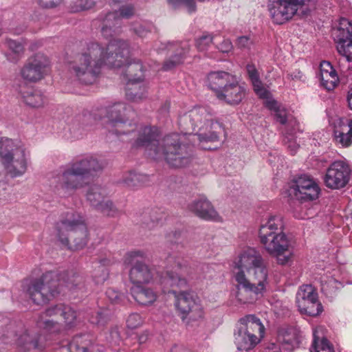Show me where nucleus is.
Here are the masks:
<instances>
[{
    "instance_id": "nucleus-1",
    "label": "nucleus",
    "mask_w": 352,
    "mask_h": 352,
    "mask_svg": "<svg viewBox=\"0 0 352 352\" xmlns=\"http://www.w3.org/2000/svg\"><path fill=\"white\" fill-rule=\"evenodd\" d=\"M129 49L126 41L112 39L106 47L97 42H89L81 52L68 61L70 71L85 84L92 83L103 64L113 67H124V76L131 80H144L143 66L140 60L129 56Z\"/></svg>"
},
{
    "instance_id": "nucleus-2",
    "label": "nucleus",
    "mask_w": 352,
    "mask_h": 352,
    "mask_svg": "<svg viewBox=\"0 0 352 352\" xmlns=\"http://www.w3.org/2000/svg\"><path fill=\"white\" fill-rule=\"evenodd\" d=\"M234 270L236 298L239 302H253L267 292L270 287L267 263L254 249L240 255Z\"/></svg>"
},
{
    "instance_id": "nucleus-3",
    "label": "nucleus",
    "mask_w": 352,
    "mask_h": 352,
    "mask_svg": "<svg viewBox=\"0 0 352 352\" xmlns=\"http://www.w3.org/2000/svg\"><path fill=\"white\" fill-rule=\"evenodd\" d=\"M133 143L135 148L144 147L149 157L155 160H164L173 168H182L191 162V151L183 141L184 135L171 133L159 140L155 127L145 126L137 132Z\"/></svg>"
},
{
    "instance_id": "nucleus-4",
    "label": "nucleus",
    "mask_w": 352,
    "mask_h": 352,
    "mask_svg": "<svg viewBox=\"0 0 352 352\" xmlns=\"http://www.w3.org/2000/svg\"><path fill=\"white\" fill-rule=\"evenodd\" d=\"M168 263H173V267L177 272L167 270L161 278V284L163 285L164 293L173 292L175 295V306L182 319L184 320L188 316L192 320H197L203 316V307L200 300L196 294L189 292H181L176 294L170 287L185 288L188 285V278H192L195 268L190 264L188 260L183 257L169 256L167 258Z\"/></svg>"
},
{
    "instance_id": "nucleus-5",
    "label": "nucleus",
    "mask_w": 352,
    "mask_h": 352,
    "mask_svg": "<svg viewBox=\"0 0 352 352\" xmlns=\"http://www.w3.org/2000/svg\"><path fill=\"white\" fill-rule=\"evenodd\" d=\"M64 287L73 291L86 290L84 278L73 271H50L39 278L26 280L23 283V290L37 305L47 302L51 297L64 292Z\"/></svg>"
},
{
    "instance_id": "nucleus-6",
    "label": "nucleus",
    "mask_w": 352,
    "mask_h": 352,
    "mask_svg": "<svg viewBox=\"0 0 352 352\" xmlns=\"http://www.w3.org/2000/svg\"><path fill=\"white\" fill-rule=\"evenodd\" d=\"M178 124L182 133L181 135H184L183 141L190 148L191 155L192 148L185 142L186 135L192 138L190 140L193 141L197 136L200 142H214L219 141V133L223 131L222 125L217 122H214L212 115L203 107H195L181 116Z\"/></svg>"
},
{
    "instance_id": "nucleus-7",
    "label": "nucleus",
    "mask_w": 352,
    "mask_h": 352,
    "mask_svg": "<svg viewBox=\"0 0 352 352\" xmlns=\"http://www.w3.org/2000/svg\"><path fill=\"white\" fill-rule=\"evenodd\" d=\"M284 223L280 215H272L261 224L258 236L265 250L276 257L278 263L284 265L292 255L291 243L283 232Z\"/></svg>"
},
{
    "instance_id": "nucleus-8",
    "label": "nucleus",
    "mask_w": 352,
    "mask_h": 352,
    "mask_svg": "<svg viewBox=\"0 0 352 352\" xmlns=\"http://www.w3.org/2000/svg\"><path fill=\"white\" fill-rule=\"evenodd\" d=\"M56 236L58 241L70 250L82 249L87 243V228L84 217L70 210L56 223Z\"/></svg>"
},
{
    "instance_id": "nucleus-9",
    "label": "nucleus",
    "mask_w": 352,
    "mask_h": 352,
    "mask_svg": "<svg viewBox=\"0 0 352 352\" xmlns=\"http://www.w3.org/2000/svg\"><path fill=\"white\" fill-rule=\"evenodd\" d=\"M209 87L217 98L230 105L240 104L246 95V89L235 75L223 71L212 72L208 76Z\"/></svg>"
},
{
    "instance_id": "nucleus-10",
    "label": "nucleus",
    "mask_w": 352,
    "mask_h": 352,
    "mask_svg": "<svg viewBox=\"0 0 352 352\" xmlns=\"http://www.w3.org/2000/svg\"><path fill=\"white\" fill-rule=\"evenodd\" d=\"M46 340L45 337L28 328L21 321L11 322L3 334V341L14 345L20 352L43 351L46 346Z\"/></svg>"
},
{
    "instance_id": "nucleus-11",
    "label": "nucleus",
    "mask_w": 352,
    "mask_h": 352,
    "mask_svg": "<svg viewBox=\"0 0 352 352\" xmlns=\"http://www.w3.org/2000/svg\"><path fill=\"white\" fill-rule=\"evenodd\" d=\"M0 161L12 177L21 176L27 170L24 148L8 138H0Z\"/></svg>"
},
{
    "instance_id": "nucleus-12",
    "label": "nucleus",
    "mask_w": 352,
    "mask_h": 352,
    "mask_svg": "<svg viewBox=\"0 0 352 352\" xmlns=\"http://www.w3.org/2000/svg\"><path fill=\"white\" fill-rule=\"evenodd\" d=\"M315 0H268V10L273 21L283 24L291 19L296 14L299 8L307 6L302 10L304 14L314 7Z\"/></svg>"
},
{
    "instance_id": "nucleus-13",
    "label": "nucleus",
    "mask_w": 352,
    "mask_h": 352,
    "mask_svg": "<svg viewBox=\"0 0 352 352\" xmlns=\"http://www.w3.org/2000/svg\"><path fill=\"white\" fill-rule=\"evenodd\" d=\"M146 253L142 250L127 252L124 257V264L130 267L129 277L133 285L148 283L153 276V272L143 260Z\"/></svg>"
},
{
    "instance_id": "nucleus-14",
    "label": "nucleus",
    "mask_w": 352,
    "mask_h": 352,
    "mask_svg": "<svg viewBox=\"0 0 352 352\" xmlns=\"http://www.w3.org/2000/svg\"><path fill=\"white\" fill-rule=\"evenodd\" d=\"M85 178L76 170L72 163L54 177L52 184L58 193L70 195L84 186Z\"/></svg>"
},
{
    "instance_id": "nucleus-15",
    "label": "nucleus",
    "mask_w": 352,
    "mask_h": 352,
    "mask_svg": "<svg viewBox=\"0 0 352 352\" xmlns=\"http://www.w3.org/2000/svg\"><path fill=\"white\" fill-rule=\"evenodd\" d=\"M102 111L108 119L110 132L117 135L128 134L129 131H126L125 128L129 121V109L125 103H114L104 107Z\"/></svg>"
},
{
    "instance_id": "nucleus-16",
    "label": "nucleus",
    "mask_w": 352,
    "mask_h": 352,
    "mask_svg": "<svg viewBox=\"0 0 352 352\" xmlns=\"http://www.w3.org/2000/svg\"><path fill=\"white\" fill-rule=\"evenodd\" d=\"M296 302L302 314L316 316L322 311L318 293L311 285L301 286L296 296Z\"/></svg>"
},
{
    "instance_id": "nucleus-17",
    "label": "nucleus",
    "mask_w": 352,
    "mask_h": 352,
    "mask_svg": "<svg viewBox=\"0 0 352 352\" xmlns=\"http://www.w3.org/2000/svg\"><path fill=\"white\" fill-rule=\"evenodd\" d=\"M288 192L290 197L300 201H312L318 197L320 188L310 176L302 175L294 181Z\"/></svg>"
},
{
    "instance_id": "nucleus-18",
    "label": "nucleus",
    "mask_w": 352,
    "mask_h": 352,
    "mask_svg": "<svg viewBox=\"0 0 352 352\" xmlns=\"http://www.w3.org/2000/svg\"><path fill=\"white\" fill-rule=\"evenodd\" d=\"M351 173L347 163L342 160L335 161L327 169L324 183L330 189L342 188L349 182Z\"/></svg>"
},
{
    "instance_id": "nucleus-19",
    "label": "nucleus",
    "mask_w": 352,
    "mask_h": 352,
    "mask_svg": "<svg viewBox=\"0 0 352 352\" xmlns=\"http://www.w3.org/2000/svg\"><path fill=\"white\" fill-rule=\"evenodd\" d=\"M333 38L336 44L339 54L345 57L347 61L352 60V21L342 19L339 25L332 32Z\"/></svg>"
},
{
    "instance_id": "nucleus-20",
    "label": "nucleus",
    "mask_w": 352,
    "mask_h": 352,
    "mask_svg": "<svg viewBox=\"0 0 352 352\" xmlns=\"http://www.w3.org/2000/svg\"><path fill=\"white\" fill-rule=\"evenodd\" d=\"M50 61L46 56L38 53L30 57L21 70L22 78L28 82H36L47 74Z\"/></svg>"
},
{
    "instance_id": "nucleus-21",
    "label": "nucleus",
    "mask_w": 352,
    "mask_h": 352,
    "mask_svg": "<svg viewBox=\"0 0 352 352\" xmlns=\"http://www.w3.org/2000/svg\"><path fill=\"white\" fill-rule=\"evenodd\" d=\"M159 50H168L173 54L166 59L162 67L164 71H169L183 63L190 52V45L188 41L162 43L158 47Z\"/></svg>"
},
{
    "instance_id": "nucleus-22",
    "label": "nucleus",
    "mask_w": 352,
    "mask_h": 352,
    "mask_svg": "<svg viewBox=\"0 0 352 352\" xmlns=\"http://www.w3.org/2000/svg\"><path fill=\"white\" fill-rule=\"evenodd\" d=\"M134 14V8L131 5L122 6L119 11L109 12L102 19V34L106 37L112 36L113 33H116L115 28L120 25V20L122 18L129 19Z\"/></svg>"
},
{
    "instance_id": "nucleus-23",
    "label": "nucleus",
    "mask_w": 352,
    "mask_h": 352,
    "mask_svg": "<svg viewBox=\"0 0 352 352\" xmlns=\"http://www.w3.org/2000/svg\"><path fill=\"white\" fill-rule=\"evenodd\" d=\"M76 170L85 179L94 176L100 172L106 163L96 156L88 155L72 162Z\"/></svg>"
},
{
    "instance_id": "nucleus-24",
    "label": "nucleus",
    "mask_w": 352,
    "mask_h": 352,
    "mask_svg": "<svg viewBox=\"0 0 352 352\" xmlns=\"http://www.w3.org/2000/svg\"><path fill=\"white\" fill-rule=\"evenodd\" d=\"M190 211L201 219L208 221H219L220 217L211 203L204 197L194 200L188 206Z\"/></svg>"
},
{
    "instance_id": "nucleus-25",
    "label": "nucleus",
    "mask_w": 352,
    "mask_h": 352,
    "mask_svg": "<svg viewBox=\"0 0 352 352\" xmlns=\"http://www.w3.org/2000/svg\"><path fill=\"white\" fill-rule=\"evenodd\" d=\"M50 308L41 313L36 320V325L38 328L50 334H56L63 329L62 324L54 318H57L55 311L49 312Z\"/></svg>"
},
{
    "instance_id": "nucleus-26",
    "label": "nucleus",
    "mask_w": 352,
    "mask_h": 352,
    "mask_svg": "<svg viewBox=\"0 0 352 352\" xmlns=\"http://www.w3.org/2000/svg\"><path fill=\"white\" fill-rule=\"evenodd\" d=\"M320 78L322 85L329 91L333 90L339 82L336 69L328 61L320 63Z\"/></svg>"
},
{
    "instance_id": "nucleus-27",
    "label": "nucleus",
    "mask_w": 352,
    "mask_h": 352,
    "mask_svg": "<svg viewBox=\"0 0 352 352\" xmlns=\"http://www.w3.org/2000/svg\"><path fill=\"white\" fill-rule=\"evenodd\" d=\"M239 329L249 334L259 338V340L264 336L265 327L259 318L254 315H248L239 320Z\"/></svg>"
},
{
    "instance_id": "nucleus-28",
    "label": "nucleus",
    "mask_w": 352,
    "mask_h": 352,
    "mask_svg": "<svg viewBox=\"0 0 352 352\" xmlns=\"http://www.w3.org/2000/svg\"><path fill=\"white\" fill-rule=\"evenodd\" d=\"M140 285H133L130 291L134 300L142 306H149L157 299L156 293L151 288Z\"/></svg>"
},
{
    "instance_id": "nucleus-29",
    "label": "nucleus",
    "mask_w": 352,
    "mask_h": 352,
    "mask_svg": "<svg viewBox=\"0 0 352 352\" xmlns=\"http://www.w3.org/2000/svg\"><path fill=\"white\" fill-rule=\"evenodd\" d=\"M164 217L158 209H146L138 217L136 221L143 228L152 230L157 228Z\"/></svg>"
},
{
    "instance_id": "nucleus-30",
    "label": "nucleus",
    "mask_w": 352,
    "mask_h": 352,
    "mask_svg": "<svg viewBox=\"0 0 352 352\" xmlns=\"http://www.w3.org/2000/svg\"><path fill=\"white\" fill-rule=\"evenodd\" d=\"M147 97V87L144 80L127 81L126 98L132 102H138Z\"/></svg>"
},
{
    "instance_id": "nucleus-31",
    "label": "nucleus",
    "mask_w": 352,
    "mask_h": 352,
    "mask_svg": "<svg viewBox=\"0 0 352 352\" xmlns=\"http://www.w3.org/2000/svg\"><path fill=\"white\" fill-rule=\"evenodd\" d=\"M259 338L249 334L238 327L234 333V342L240 351H248L254 348L258 342Z\"/></svg>"
},
{
    "instance_id": "nucleus-32",
    "label": "nucleus",
    "mask_w": 352,
    "mask_h": 352,
    "mask_svg": "<svg viewBox=\"0 0 352 352\" xmlns=\"http://www.w3.org/2000/svg\"><path fill=\"white\" fill-rule=\"evenodd\" d=\"M278 341L281 348L286 351H292L298 347L300 342L298 336L293 329L280 331Z\"/></svg>"
},
{
    "instance_id": "nucleus-33",
    "label": "nucleus",
    "mask_w": 352,
    "mask_h": 352,
    "mask_svg": "<svg viewBox=\"0 0 352 352\" xmlns=\"http://www.w3.org/2000/svg\"><path fill=\"white\" fill-rule=\"evenodd\" d=\"M4 44L11 52L6 54L8 60L16 63L23 56L25 47L22 41L6 38Z\"/></svg>"
},
{
    "instance_id": "nucleus-34",
    "label": "nucleus",
    "mask_w": 352,
    "mask_h": 352,
    "mask_svg": "<svg viewBox=\"0 0 352 352\" xmlns=\"http://www.w3.org/2000/svg\"><path fill=\"white\" fill-rule=\"evenodd\" d=\"M69 352H93V343L88 335L73 338L69 345Z\"/></svg>"
},
{
    "instance_id": "nucleus-35",
    "label": "nucleus",
    "mask_w": 352,
    "mask_h": 352,
    "mask_svg": "<svg viewBox=\"0 0 352 352\" xmlns=\"http://www.w3.org/2000/svg\"><path fill=\"white\" fill-rule=\"evenodd\" d=\"M21 96L24 102L33 108L42 107L45 102V96L38 89H28L27 91L21 92Z\"/></svg>"
},
{
    "instance_id": "nucleus-36",
    "label": "nucleus",
    "mask_w": 352,
    "mask_h": 352,
    "mask_svg": "<svg viewBox=\"0 0 352 352\" xmlns=\"http://www.w3.org/2000/svg\"><path fill=\"white\" fill-rule=\"evenodd\" d=\"M55 311L57 316H60L64 319L67 326L71 327L75 324L76 320V311L69 306L63 304L56 305L50 307L49 312Z\"/></svg>"
},
{
    "instance_id": "nucleus-37",
    "label": "nucleus",
    "mask_w": 352,
    "mask_h": 352,
    "mask_svg": "<svg viewBox=\"0 0 352 352\" xmlns=\"http://www.w3.org/2000/svg\"><path fill=\"white\" fill-rule=\"evenodd\" d=\"M107 195L106 189L99 185L94 184L89 187L86 197L90 204L96 208L105 199Z\"/></svg>"
},
{
    "instance_id": "nucleus-38",
    "label": "nucleus",
    "mask_w": 352,
    "mask_h": 352,
    "mask_svg": "<svg viewBox=\"0 0 352 352\" xmlns=\"http://www.w3.org/2000/svg\"><path fill=\"white\" fill-rule=\"evenodd\" d=\"M90 119V116H83L73 120L69 126V131L73 134L74 138H80L90 129L88 124Z\"/></svg>"
},
{
    "instance_id": "nucleus-39",
    "label": "nucleus",
    "mask_w": 352,
    "mask_h": 352,
    "mask_svg": "<svg viewBox=\"0 0 352 352\" xmlns=\"http://www.w3.org/2000/svg\"><path fill=\"white\" fill-rule=\"evenodd\" d=\"M336 142L343 147H349L352 144V131L346 125H342L334 130Z\"/></svg>"
},
{
    "instance_id": "nucleus-40",
    "label": "nucleus",
    "mask_w": 352,
    "mask_h": 352,
    "mask_svg": "<svg viewBox=\"0 0 352 352\" xmlns=\"http://www.w3.org/2000/svg\"><path fill=\"white\" fill-rule=\"evenodd\" d=\"M112 316L113 314L111 309L101 308L89 318V321L98 327H103L111 320Z\"/></svg>"
},
{
    "instance_id": "nucleus-41",
    "label": "nucleus",
    "mask_w": 352,
    "mask_h": 352,
    "mask_svg": "<svg viewBox=\"0 0 352 352\" xmlns=\"http://www.w3.org/2000/svg\"><path fill=\"white\" fill-rule=\"evenodd\" d=\"M265 106L273 111L276 120L281 124H285L287 121V113L286 109L279 105L275 100H265Z\"/></svg>"
},
{
    "instance_id": "nucleus-42",
    "label": "nucleus",
    "mask_w": 352,
    "mask_h": 352,
    "mask_svg": "<svg viewBox=\"0 0 352 352\" xmlns=\"http://www.w3.org/2000/svg\"><path fill=\"white\" fill-rule=\"evenodd\" d=\"M147 181V176L137 173L134 171H130L126 173L122 178V183L129 188H135L142 185Z\"/></svg>"
},
{
    "instance_id": "nucleus-43",
    "label": "nucleus",
    "mask_w": 352,
    "mask_h": 352,
    "mask_svg": "<svg viewBox=\"0 0 352 352\" xmlns=\"http://www.w3.org/2000/svg\"><path fill=\"white\" fill-rule=\"evenodd\" d=\"M310 352H334V351L327 339L325 338H320L317 336V331H314Z\"/></svg>"
},
{
    "instance_id": "nucleus-44",
    "label": "nucleus",
    "mask_w": 352,
    "mask_h": 352,
    "mask_svg": "<svg viewBox=\"0 0 352 352\" xmlns=\"http://www.w3.org/2000/svg\"><path fill=\"white\" fill-rule=\"evenodd\" d=\"M100 265L94 270L93 278L96 284H102L108 278L109 272L105 267L110 263V261L103 258L99 261Z\"/></svg>"
},
{
    "instance_id": "nucleus-45",
    "label": "nucleus",
    "mask_w": 352,
    "mask_h": 352,
    "mask_svg": "<svg viewBox=\"0 0 352 352\" xmlns=\"http://www.w3.org/2000/svg\"><path fill=\"white\" fill-rule=\"evenodd\" d=\"M95 208L104 215L110 217H118L121 214L120 211L114 206L113 202L109 199H104L100 204V206H98Z\"/></svg>"
},
{
    "instance_id": "nucleus-46",
    "label": "nucleus",
    "mask_w": 352,
    "mask_h": 352,
    "mask_svg": "<svg viewBox=\"0 0 352 352\" xmlns=\"http://www.w3.org/2000/svg\"><path fill=\"white\" fill-rule=\"evenodd\" d=\"M95 2L92 0H75L70 4V10L72 12H78L92 8Z\"/></svg>"
},
{
    "instance_id": "nucleus-47",
    "label": "nucleus",
    "mask_w": 352,
    "mask_h": 352,
    "mask_svg": "<svg viewBox=\"0 0 352 352\" xmlns=\"http://www.w3.org/2000/svg\"><path fill=\"white\" fill-rule=\"evenodd\" d=\"M214 38L211 34H203L196 40V47L199 52H206L212 44Z\"/></svg>"
},
{
    "instance_id": "nucleus-48",
    "label": "nucleus",
    "mask_w": 352,
    "mask_h": 352,
    "mask_svg": "<svg viewBox=\"0 0 352 352\" xmlns=\"http://www.w3.org/2000/svg\"><path fill=\"white\" fill-rule=\"evenodd\" d=\"M337 282L335 279L331 278L325 283H322L321 285L322 292L328 298H333L337 292L336 285Z\"/></svg>"
},
{
    "instance_id": "nucleus-49",
    "label": "nucleus",
    "mask_w": 352,
    "mask_h": 352,
    "mask_svg": "<svg viewBox=\"0 0 352 352\" xmlns=\"http://www.w3.org/2000/svg\"><path fill=\"white\" fill-rule=\"evenodd\" d=\"M169 5L174 8L184 6L189 13L195 12L197 10L195 0H167Z\"/></svg>"
},
{
    "instance_id": "nucleus-50",
    "label": "nucleus",
    "mask_w": 352,
    "mask_h": 352,
    "mask_svg": "<svg viewBox=\"0 0 352 352\" xmlns=\"http://www.w3.org/2000/svg\"><path fill=\"white\" fill-rule=\"evenodd\" d=\"M153 28L152 23H144L135 25L133 28V31L139 37L144 38L146 37L148 33L151 32Z\"/></svg>"
},
{
    "instance_id": "nucleus-51",
    "label": "nucleus",
    "mask_w": 352,
    "mask_h": 352,
    "mask_svg": "<svg viewBox=\"0 0 352 352\" xmlns=\"http://www.w3.org/2000/svg\"><path fill=\"white\" fill-rule=\"evenodd\" d=\"M142 323V318L138 313L131 314L126 319V326L128 328L131 329L140 327Z\"/></svg>"
},
{
    "instance_id": "nucleus-52",
    "label": "nucleus",
    "mask_w": 352,
    "mask_h": 352,
    "mask_svg": "<svg viewBox=\"0 0 352 352\" xmlns=\"http://www.w3.org/2000/svg\"><path fill=\"white\" fill-rule=\"evenodd\" d=\"M106 296L112 303H120L124 298V295L119 293L115 289L109 288L106 292Z\"/></svg>"
},
{
    "instance_id": "nucleus-53",
    "label": "nucleus",
    "mask_w": 352,
    "mask_h": 352,
    "mask_svg": "<svg viewBox=\"0 0 352 352\" xmlns=\"http://www.w3.org/2000/svg\"><path fill=\"white\" fill-rule=\"evenodd\" d=\"M284 142H285V146L290 151L292 155H294L296 153V151L299 147V145L296 142V141L294 140H292V137L287 136L284 139Z\"/></svg>"
},
{
    "instance_id": "nucleus-54",
    "label": "nucleus",
    "mask_w": 352,
    "mask_h": 352,
    "mask_svg": "<svg viewBox=\"0 0 352 352\" xmlns=\"http://www.w3.org/2000/svg\"><path fill=\"white\" fill-rule=\"evenodd\" d=\"M36 2L43 8H54L58 6L62 0H36Z\"/></svg>"
},
{
    "instance_id": "nucleus-55",
    "label": "nucleus",
    "mask_w": 352,
    "mask_h": 352,
    "mask_svg": "<svg viewBox=\"0 0 352 352\" xmlns=\"http://www.w3.org/2000/svg\"><path fill=\"white\" fill-rule=\"evenodd\" d=\"M287 78L289 79L296 81H305L306 78L305 74L298 69H295L291 73L288 74Z\"/></svg>"
},
{
    "instance_id": "nucleus-56",
    "label": "nucleus",
    "mask_w": 352,
    "mask_h": 352,
    "mask_svg": "<svg viewBox=\"0 0 352 352\" xmlns=\"http://www.w3.org/2000/svg\"><path fill=\"white\" fill-rule=\"evenodd\" d=\"M217 47L219 51L228 53L232 49V44L229 39H224Z\"/></svg>"
},
{
    "instance_id": "nucleus-57",
    "label": "nucleus",
    "mask_w": 352,
    "mask_h": 352,
    "mask_svg": "<svg viewBox=\"0 0 352 352\" xmlns=\"http://www.w3.org/2000/svg\"><path fill=\"white\" fill-rule=\"evenodd\" d=\"M246 69L251 81L259 78L258 71L254 65L248 64L246 67Z\"/></svg>"
},
{
    "instance_id": "nucleus-58",
    "label": "nucleus",
    "mask_w": 352,
    "mask_h": 352,
    "mask_svg": "<svg viewBox=\"0 0 352 352\" xmlns=\"http://www.w3.org/2000/svg\"><path fill=\"white\" fill-rule=\"evenodd\" d=\"M181 236V232L180 231H173L171 232H169L166 234V238L167 241H168L170 243H177L179 242V238Z\"/></svg>"
},
{
    "instance_id": "nucleus-59",
    "label": "nucleus",
    "mask_w": 352,
    "mask_h": 352,
    "mask_svg": "<svg viewBox=\"0 0 352 352\" xmlns=\"http://www.w3.org/2000/svg\"><path fill=\"white\" fill-rule=\"evenodd\" d=\"M252 44V41L248 36H240L237 39V45L241 48L249 47Z\"/></svg>"
},
{
    "instance_id": "nucleus-60",
    "label": "nucleus",
    "mask_w": 352,
    "mask_h": 352,
    "mask_svg": "<svg viewBox=\"0 0 352 352\" xmlns=\"http://www.w3.org/2000/svg\"><path fill=\"white\" fill-rule=\"evenodd\" d=\"M260 98L268 100H273L270 98V92L267 90L265 87L261 89L256 93Z\"/></svg>"
},
{
    "instance_id": "nucleus-61",
    "label": "nucleus",
    "mask_w": 352,
    "mask_h": 352,
    "mask_svg": "<svg viewBox=\"0 0 352 352\" xmlns=\"http://www.w3.org/2000/svg\"><path fill=\"white\" fill-rule=\"evenodd\" d=\"M280 347L281 346L279 344L275 343H270L265 349V352H280Z\"/></svg>"
},
{
    "instance_id": "nucleus-62",
    "label": "nucleus",
    "mask_w": 352,
    "mask_h": 352,
    "mask_svg": "<svg viewBox=\"0 0 352 352\" xmlns=\"http://www.w3.org/2000/svg\"><path fill=\"white\" fill-rule=\"evenodd\" d=\"M254 87L255 93L261 89L263 88V83L260 78L251 81Z\"/></svg>"
},
{
    "instance_id": "nucleus-63",
    "label": "nucleus",
    "mask_w": 352,
    "mask_h": 352,
    "mask_svg": "<svg viewBox=\"0 0 352 352\" xmlns=\"http://www.w3.org/2000/svg\"><path fill=\"white\" fill-rule=\"evenodd\" d=\"M347 101L349 103V107L352 110V88L349 90L348 93Z\"/></svg>"
},
{
    "instance_id": "nucleus-64",
    "label": "nucleus",
    "mask_w": 352,
    "mask_h": 352,
    "mask_svg": "<svg viewBox=\"0 0 352 352\" xmlns=\"http://www.w3.org/2000/svg\"><path fill=\"white\" fill-rule=\"evenodd\" d=\"M170 352H188V351L185 349H183L181 347L175 346L171 349Z\"/></svg>"
}]
</instances>
